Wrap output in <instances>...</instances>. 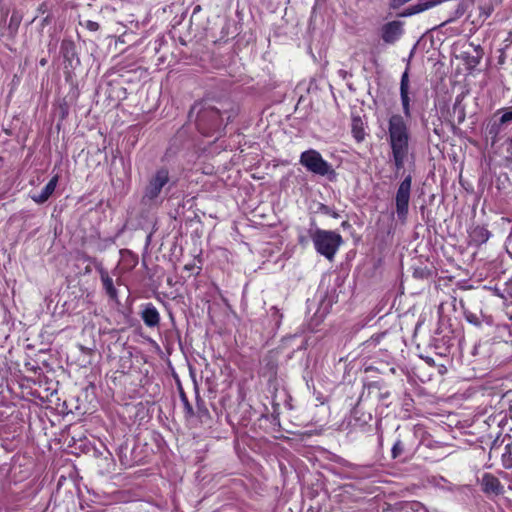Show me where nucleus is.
Returning <instances> with one entry per match:
<instances>
[{
    "instance_id": "nucleus-18",
    "label": "nucleus",
    "mask_w": 512,
    "mask_h": 512,
    "mask_svg": "<svg viewBox=\"0 0 512 512\" xmlns=\"http://www.w3.org/2000/svg\"><path fill=\"white\" fill-rule=\"evenodd\" d=\"M403 112L406 117H410V98H409V92L404 91L400 92Z\"/></svg>"
},
{
    "instance_id": "nucleus-8",
    "label": "nucleus",
    "mask_w": 512,
    "mask_h": 512,
    "mask_svg": "<svg viewBox=\"0 0 512 512\" xmlns=\"http://www.w3.org/2000/svg\"><path fill=\"white\" fill-rule=\"evenodd\" d=\"M220 125V113L216 109L207 110L199 116L198 127L203 130V133H208L210 130L220 127Z\"/></svg>"
},
{
    "instance_id": "nucleus-9",
    "label": "nucleus",
    "mask_w": 512,
    "mask_h": 512,
    "mask_svg": "<svg viewBox=\"0 0 512 512\" xmlns=\"http://www.w3.org/2000/svg\"><path fill=\"white\" fill-rule=\"evenodd\" d=\"M506 129L503 123L500 122V119L493 115V117L489 120L485 128V135L487 140H490L491 144H495L500 134Z\"/></svg>"
},
{
    "instance_id": "nucleus-12",
    "label": "nucleus",
    "mask_w": 512,
    "mask_h": 512,
    "mask_svg": "<svg viewBox=\"0 0 512 512\" xmlns=\"http://www.w3.org/2000/svg\"><path fill=\"white\" fill-rule=\"evenodd\" d=\"M100 278L103 284V287L106 291V293L110 296L112 299L117 298V290L114 287L113 279L109 276L107 271L101 270L100 272Z\"/></svg>"
},
{
    "instance_id": "nucleus-11",
    "label": "nucleus",
    "mask_w": 512,
    "mask_h": 512,
    "mask_svg": "<svg viewBox=\"0 0 512 512\" xmlns=\"http://www.w3.org/2000/svg\"><path fill=\"white\" fill-rule=\"evenodd\" d=\"M141 317L145 325L148 327H155L160 322L159 312L151 303L145 305L141 313Z\"/></svg>"
},
{
    "instance_id": "nucleus-15",
    "label": "nucleus",
    "mask_w": 512,
    "mask_h": 512,
    "mask_svg": "<svg viewBox=\"0 0 512 512\" xmlns=\"http://www.w3.org/2000/svg\"><path fill=\"white\" fill-rule=\"evenodd\" d=\"M496 116L500 119V122L507 128L512 124V106L501 108L495 112Z\"/></svg>"
},
{
    "instance_id": "nucleus-21",
    "label": "nucleus",
    "mask_w": 512,
    "mask_h": 512,
    "mask_svg": "<svg viewBox=\"0 0 512 512\" xmlns=\"http://www.w3.org/2000/svg\"><path fill=\"white\" fill-rule=\"evenodd\" d=\"M466 9H467V7H466V5L464 3H459L457 5L456 10H455L454 17L450 18L448 21H451V20H453L455 18H458V17L462 16L465 13Z\"/></svg>"
},
{
    "instance_id": "nucleus-3",
    "label": "nucleus",
    "mask_w": 512,
    "mask_h": 512,
    "mask_svg": "<svg viewBox=\"0 0 512 512\" xmlns=\"http://www.w3.org/2000/svg\"><path fill=\"white\" fill-rule=\"evenodd\" d=\"M299 162L308 171L316 175L327 176L334 174L331 164H329L316 150L310 149L302 152Z\"/></svg>"
},
{
    "instance_id": "nucleus-14",
    "label": "nucleus",
    "mask_w": 512,
    "mask_h": 512,
    "mask_svg": "<svg viewBox=\"0 0 512 512\" xmlns=\"http://www.w3.org/2000/svg\"><path fill=\"white\" fill-rule=\"evenodd\" d=\"M352 135L358 142L364 140V124L360 117H355L352 119Z\"/></svg>"
},
{
    "instance_id": "nucleus-2",
    "label": "nucleus",
    "mask_w": 512,
    "mask_h": 512,
    "mask_svg": "<svg viewBox=\"0 0 512 512\" xmlns=\"http://www.w3.org/2000/svg\"><path fill=\"white\" fill-rule=\"evenodd\" d=\"M316 251L332 260L342 243V237L335 231L316 229L311 234Z\"/></svg>"
},
{
    "instance_id": "nucleus-19",
    "label": "nucleus",
    "mask_w": 512,
    "mask_h": 512,
    "mask_svg": "<svg viewBox=\"0 0 512 512\" xmlns=\"http://www.w3.org/2000/svg\"><path fill=\"white\" fill-rule=\"evenodd\" d=\"M404 452V445L400 439H397L391 449V455L393 459L399 458Z\"/></svg>"
},
{
    "instance_id": "nucleus-20",
    "label": "nucleus",
    "mask_w": 512,
    "mask_h": 512,
    "mask_svg": "<svg viewBox=\"0 0 512 512\" xmlns=\"http://www.w3.org/2000/svg\"><path fill=\"white\" fill-rule=\"evenodd\" d=\"M409 90V79H408V73L405 71L401 77V83H400V92L408 91Z\"/></svg>"
},
{
    "instance_id": "nucleus-5",
    "label": "nucleus",
    "mask_w": 512,
    "mask_h": 512,
    "mask_svg": "<svg viewBox=\"0 0 512 512\" xmlns=\"http://www.w3.org/2000/svg\"><path fill=\"white\" fill-rule=\"evenodd\" d=\"M481 491L490 499L501 496L505 488L500 480L492 473L485 472L479 479Z\"/></svg>"
},
{
    "instance_id": "nucleus-25",
    "label": "nucleus",
    "mask_w": 512,
    "mask_h": 512,
    "mask_svg": "<svg viewBox=\"0 0 512 512\" xmlns=\"http://www.w3.org/2000/svg\"><path fill=\"white\" fill-rule=\"evenodd\" d=\"M491 12H492V8L489 6L487 8H483L482 14H484V16L487 18L490 16Z\"/></svg>"
},
{
    "instance_id": "nucleus-22",
    "label": "nucleus",
    "mask_w": 512,
    "mask_h": 512,
    "mask_svg": "<svg viewBox=\"0 0 512 512\" xmlns=\"http://www.w3.org/2000/svg\"><path fill=\"white\" fill-rule=\"evenodd\" d=\"M475 51L477 53L476 56H473L471 58V60L469 61V63L473 66H476L480 63V59H481V48L479 46L475 47Z\"/></svg>"
},
{
    "instance_id": "nucleus-27",
    "label": "nucleus",
    "mask_w": 512,
    "mask_h": 512,
    "mask_svg": "<svg viewBox=\"0 0 512 512\" xmlns=\"http://www.w3.org/2000/svg\"><path fill=\"white\" fill-rule=\"evenodd\" d=\"M299 241H300V243H304L305 238H300V240H299Z\"/></svg>"
},
{
    "instance_id": "nucleus-7",
    "label": "nucleus",
    "mask_w": 512,
    "mask_h": 512,
    "mask_svg": "<svg viewBox=\"0 0 512 512\" xmlns=\"http://www.w3.org/2000/svg\"><path fill=\"white\" fill-rule=\"evenodd\" d=\"M169 181V172L166 169L158 170L155 175L151 178L146 191L145 197L149 200H153L159 196L162 191V188Z\"/></svg>"
},
{
    "instance_id": "nucleus-4",
    "label": "nucleus",
    "mask_w": 512,
    "mask_h": 512,
    "mask_svg": "<svg viewBox=\"0 0 512 512\" xmlns=\"http://www.w3.org/2000/svg\"><path fill=\"white\" fill-rule=\"evenodd\" d=\"M412 177L406 176L400 183L395 197L396 214L399 220L405 221L408 215Z\"/></svg>"
},
{
    "instance_id": "nucleus-16",
    "label": "nucleus",
    "mask_w": 512,
    "mask_h": 512,
    "mask_svg": "<svg viewBox=\"0 0 512 512\" xmlns=\"http://www.w3.org/2000/svg\"><path fill=\"white\" fill-rule=\"evenodd\" d=\"M474 241L478 243H485L490 237V232L484 227H476L471 234Z\"/></svg>"
},
{
    "instance_id": "nucleus-17",
    "label": "nucleus",
    "mask_w": 512,
    "mask_h": 512,
    "mask_svg": "<svg viewBox=\"0 0 512 512\" xmlns=\"http://www.w3.org/2000/svg\"><path fill=\"white\" fill-rule=\"evenodd\" d=\"M501 463L505 469L512 468V452L509 445H506L501 456Z\"/></svg>"
},
{
    "instance_id": "nucleus-1",
    "label": "nucleus",
    "mask_w": 512,
    "mask_h": 512,
    "mask_svg": "<svg viewBox=\"0 0 512 512\" xmlns=\"http://www.w3.org/2000/svg\"><path fill=\"white\" fill-rule=\"evenodd\" d=\"M388 132L394 164L396 169L400 170L404 167L409 149L408 127L401 115L394 114L389 118Z\"/></svg>"
},
{
    "instance_id": "nucleus-13",
    "label": "nucleus",
    "mask_w": 512,
    "mask_h": 512,
    "mask_svg": "<svg viewBox=\"0 0 512 512\" xmlns=\"http://www.w3.org/2000/svg\"><path fill=\"white\" fill-rule=\"evenodd\" d=\"M398 512H428L426 507L418 501L401 503Z\"/></svg>"
},
{
    "instance_id": "nucleus-10",
    "label": "nucleus",
    "mask_w": 512,
    "mask_h": 512,
    "mask_svg": "<svg viewBox=\"0 0 512 512\" xmlns=\"http://www.w3.org/2000/svg\"><path fill=\"white\" fill-rule=\"evenodd\" d=\"M59 181V175H54L42 191L38 194L34 193L31 195V199L37 204L45 203L51 195L54 193Z\"/></svg>"
},
{
    "instance_id": "nucleus-6",
    "label": "nucleus",
    "mask_w": 512,
    "mask_h": 512,
    "mask_svg": "<svg viewBox=\"0 0 512 512\" xmlns=\"http://www.w3.org/2000/svg\"><path fill=\"white\" fill-rule=\"evenodd\" d=\"M404 34V22L393 20L382 25L380 36L385 44L392 45L401 39Z\"/></svg>"
},
{
    "instance_id": "nucleus-26",
    "label": "nucleus",
    "mask_w": 512,
    "mask_h": 512,
    "mask_svg": "<svg viewBox=\"0 0 512 512\" xmlns=\"http://www.w3.org/2000/svg\"><path fill=\"white\" fill-rule=\"evenodd\" d=\"M501 474H502L503 478H505V479L508 478V474L507 473L502 472Z\"/></svg>"
},
{
    "instance_id": "nucleus-23",
    "label": "nucleus",
    "mask_w": 512,
    "mask_h": 512,
    "mask_svg": "<svg viewBox=\"0 0 512 512\" xmlns=\"http://www.w3.org/2000/svg\"><path fill=\"white\" fill-rule=\"evenodd\" d=\"M84 26L86 27V29H88L89 31H92V32H95L100 28L99 24L92 20H87L85 22Z\"/></svg>"
},
{
    "instance_id": "nucleus-24",
    "label": "nucleus",
    "mask_w": 512,
    "mask_h": 512,
    "mask_svg": "<svg viewBox=\"0 0 512 512\" xmlns=\"http://www.w3.org/2000/svg\"><path fill=\"white\" fill-rule=\"evenodd\" d=\"M181 398H182V401L184 403V408H185L186 413L188 415H192L193 414V408L190 405L189 401L187 400V398L185 397L184 394H182Z\"/></svg>"
}]
</instances>
